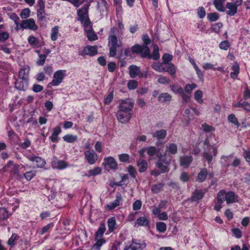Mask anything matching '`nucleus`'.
Segmentation results:
<instances>
[{
    "label": "nucleus",
    "instance_id": "14",
    "mask_svg": "<svg viewBox=\"0 0 250 250\" xmlns=\"http://www.w3.org/2000/svg\"><path fill=\"white\" fill-rule=\"evenodd\" d=\"M98 53L97 47L96 46L87 45L83 50L82 55H89L93 56Z\"/></svg>",
    "mask_w": 250,
    "mask_h": 250
},
{
    "label": "nucleus",
    "instance_id": "53",
    "mask_svg": "<svg viewBox=\"0 0 250 250\" xmlns=\"http://www.w3.org/2000/svg\"><path fill=\"white\" fill-rule=\"evenodd\" d=\"M208 18L211 22L215 21L218 19L219 14L216 12L209 13L208 15Z\"/></svg>",
    "mask_w": 250,
    "mask_h": 250
},
{
    "label": "nucleus",
    "instance_id": "54",
    "mask_svg": "<svg viewBox=\"0 0 250 250\" xmlns=\"http://www.w3.org/2000/svg\"><path fill=\"white\" fill-rule=\"evenodd\" d=\"M30 11L29 8H25L22 10L20 14V17L21 19H26L30 16Z\"/></svg>",
    "mask_w": 250,
    "mask_h": 250
},
{
    "label": "nucleus",
    "instance_id": "44",
    "mask_svg": "<svg viewBox=\"0 0 250 250\" xmlns=\"http://www.w3.org/2000/svg\"><path fill=\"white\" fill-rule=\"evenodd\" d=\"M102 171L101 168L100 167H95L92 169H90L88 171L87 176H96L101 173Z\"/></svg>",
    "mask_w": 250,
    "mask_h": 250
},
{
    "label": "nucleus",
    "instance_id": "13",
    "mask_svg": "<svg viewBox=\"0 0 250 250\" xmlns=\"http://www.w3.org/2000/svg\"><path fill=\"white\" fill-rule=\"evenodd\" d=\"M37 17L39 20H42L45 18L44 3L42 0H39L37 5Z\"/></svg>",
    "mask_w": 250,
    "mask_h": 250
},
{
    "label": "nucleus",
    "instance_id": "36",
    "mask_svg": "<svg viewBox=\"0 0 250 250\" xmlns=\"http://www.w3.org/2000/svg\"><path fill=\"white\" fill-rule=\"evenodd\" d=\"M160 58V54L159 53V47L158 45L154 44L153 46V51L152 54H149V59H152L154 60H158Z\"/></svg>",
    "mask_w": 250,
    "mask_h": 250
},
{
    "label": "nucleus",
    "instance_id": "58",
    "mask_svg": "<svg viewBox=\"0 0 250 250\" xmlns=\"http://www.w3.org/2000/svg\"><path fill=\"white\" fill-rule=\"evenodd\" d=\"M230 46V43L228 41H224L219 44V47L221 49L227 50Z\"/></svg>",
    "mask_w": 250,
    "mask_h": 250
},
{
    "label": "nucleus",
    "instance_id": "33",
    "mask_svg": "<svg viewBox=\"0 0 250 250\" xmlns=\"http://www.w3.org/2000/svg\"><path fill=\"white\" fill-rule=\"evenodd\" d=\"M137 166L139 167V171L140 172L145 171L147 167V163L146 160L142 159H139L137 164Z\"/></svg>",
    "mask_w": 250,
    "mask_h": 250
},
{
    "label": "nucleus",
    "instance_id": "37",
    "mask_svg": "<svg viewBox=\"0 0 250 250\" xmlns=\"http://www.w3.org/2000/svg\"><path fill=\"white\" fill-rule=\"evenodd\" d=\"M204 196L203 192L199 190H195L191 197L192 201H197L201 199Z\"/></svg>",
    "mask_w": 250,
    "mask_h": 250
},
{
    "label": "nucleus",
    "instance_id": "39",
    "mask_svg": "<svg viewBox=\"0 0 250 250\" xmlns=\"http://www.w3.org/2000/svg\"><path fill=\"white\" fill-rule=\"evenodd\" d=\"M171 100V96L167 93H161L158 97V101L162 103L169 102Z\"/></svg>",
    "mask_w": 250,
    "mask_h": 250
},
{
    "label": "nucleus",
    "instance_id": "2",
    "mask_svg": "<svg viewBox=\"0 0 250 250\" xmlns=\"http://www.w3.org/2000/svg\"><path fill=\"white\" fill-rule=\"evenodd\" d=\"M217 199L220 202L226 201L228 204L238 202V196L231 191L228 192L224 190L219 191L217 194Z\"/></svg>",
    "mask_w": 250,
    "mask_h": 250
},
{
    "label": "nucleus",
    "instance_id": "4",
    "mask_svg": "<svg viewBox=\"0 0 250 250\" xmlns=\"http://www.w3.org/2000/svg\"><path fill=\"white\" fill-rule=\"evenodd\" d=\"M19 165L14 164L12 161H10L4 166V169L5 171L9 172L10 174L21 178L22 176L19 171Z\"/></svg>",
    "mask_w": 250,
    "mask_h": 250
},
{
    "label": "nucleus",
    "instance_id": "45",
    "mask_svg": "<svg viewBox=\"0 0 250 250\" xmlns=\"http://www.w3.org/2000/svg\"><path fill=\"white\" fill-rule=\"evenodd\" d=\"M152 67L157 72H162L165 71L162 64L160 62H155L152 65Z\"/></svg>",
    "mask_w": 250,
    "mask_h": 250
},
{
    "label": "nucleus",
    "instance_id": "24",
    "mask_svg": "<svg viewBox=\"0 0 250 250\" xmlns=\"http://www.w3.org/2000/svg\"><path fill=\"white\" fill-rule=\"evenodd\" d=\"M30 71L29 67H22L19 72V78L28 81V75Z\"/></svg>",
    "mask_w": 250,
    "mask_h": 250
},
{
    "label": "nucleus",
    "instance_id": "48",
    "mask_svg": "<svg viewBox=\"0 0 250 250\" xmlns=\"http://www.w3.org/2000/svg\"><path fill=\"white\" fill-rule=\"evenodd\" d=\"M164 187V184L162 183H159L154 185L151 188V190L155 193H159L162 189Z\"/></svg>",
    "mask_w": 250,
    "mask_h": 250
},
{
    "label": "nucleus",
    "instance_id": "17",
    "mask_svg": "<svg viewBox=\"0 0 250 250\" xmlns=\"http://www.w3.org/2000/svg\"><path fill=\"white\" fill-rule=\"evenodd\" d=\"M123 201V198L121 194L116 195V199L112 202L107 205V207L110 210L113 209L117 206L120 205V203Z\"/></svg>",
    "mask_w": 250,
    "mask_h": 250
},
{
    "label": "nucleus",
    "instance_id": "30",
    "mask_svg": "<svg viewBox=\"0 0 250 250\" xmlns=\"http://www.w3.org/2000/svg\"><path fill=\"white\" fill-rule=\"evenodd\" d=\"M106 230L105 225L104 223H101L98 229L96 232L95 239L102 238V236Z\"/></svg>",
    "mask_w": 250,
    "mask_h": 250
},
{
    "label": "nucleus",
    "instance_id": "15",
    "mask_svg": "<svg viewBox=\"0 0 250 250\" xmlns=\"http://www.w3.org/2000/svg\"><path fill=\"white\" fill-rule=\"evenodd\" d=\"M15 87L20 90H25L28 85V81L19 78L15 82Z\"/></svg>",
    "mask_w": 250,
    "mask_h": 250
},
{
    "label": "nucleus",
    "instance_id": "55",
    "mask_svg": "<svg viewBox=\"0 0 250 250\" xmlns=\"http://www.w3.org/2000/svg\"><path fill=\"white\" fill-rule=\"evenodd\" d=\"M228 120L229 122L234 124L235 125H236L237 126H239V122L234 115L230 114L228 116Z\"/></svg>",
    "mask_w": 250,
    "mask_h": 250
},
{
    "label": "nucleus",
    "instance_id": "34",
    "mask_svg": "<svg viewBox=\"0 0 250 250\" xmlns=\"http://www.w3.org/2000/svg\"><path fill=\"white\" fill-rule=\"evenodd\" d=\"M167 134V131L165 129H161L155 131L152 135L153 137L158 140L164 139Z\"/></svg>",
    "mask_w": 250,
    "mask_h": 250
},
{
    "label": "nucleus",
    "instance_id": "6",
    "mask_svg": "<svg viewBox=\"0 0 250 250\" xmlns=\"http://www.w3.org/2000/svg\"><path fill=\"white\" fill-rule=\"evenodd\" d=\"M134 106V102L131 99H126L122 100L119 105V110L118 111L122 112H126L132 114V108Z\"/></svg>",
    "mask_w": 250,
    "mask_h": 250
},
{
    "label": "nucleus",
    "instance_id": "8",
    "mask_svg": "<svg viewBox=\"0 0 250 250\" xmlns=\"http://www.w3.org/2000/svg\"><path fill=\"white\" fill-rule=\"evenodd\" d=\"M65 70H60L57 71L54 74L53 79L50 83L53 86H57L62 83L65 76Z\"/></svg>",
    "mask_w": 250,
    "mask_h": 250
},
{
    "label": "nucleus",
    "instance_id": "49",
    "mask_svg": "<svg viewBox=\"0 0 250 250\" xmlns=\"http://www.w3.org/2000/svg\"><path fill=\"white\" fill-rule=\"evenodd\" d=\"M203 93L201 90H197L194 94L195 99L198 101V103L201 104L203 102L202 99Z\"/></svg>",
    "mask_w": 250,
    "mask_h": 250
},
{
    "label": "nucleus",
    "instance_id": "26",
    "mask_svg": "<svg viewBox=\"0 0 250 250\" xmlns=\"http://www.w3.org/2000/svg\"><path fill=\"white\" fill-rule=\"evenodd\" d=\"M166 153L167 152L172 154L175 155L177 153L178 148L177 146L175 143H170L166 146Z\"/></svg>",
    "mask_w": 250,
    "mask_h": 250
},
{
    "label": "nucleus",
    "instance_id": "59",
    "mask_svg": "<svg viewBox=\"0 0 250 250\" xmlns=\"http://www.w3.org/2000/svg\"><path fill=\"white\" fill-rule=\"evenodd\" d=\"M138 86V83L135 80L129 81L127 83V87L129 89H134Z\"/></svg>",
    "mask_w": 250,
    "mask_h": 250
},
{
    "label": "nucleus",
    "instance_id": "52",
    "mask_svg": "<svg viewBox=\"0 0 250 250\" xmlns=\"http://www.w3.org/2000/svg\"><path fill=\"white\" fill-rule=\"evenodd\" d=\"M36 173L35 171L31 170L25 172L24 174V176L27 180L30 181L36 175Z\"/></svg>",
    "mask_w": 250,
    "mask_h": 250
},
{
    "label": "nucleus",
    "instance_id": "11",
    "mask_svg": "<svg viewBox=\"0 0 250 250\" xmlns=\"http://www.w3.org/2000/svg\"><path fill=\"white\" fill-rule=\"evenodd\" d=\"M132 114L126 112L118 111L117 113V118L119 122L122 124L128 123L132 117Z\"/></svg>",
    "mask_w": 250,
    "mask_h": 250
},
{
    "label": "nucleus",
    "instance_id": "10",
    "mask_svg": "<svg viewBox=\"0 0 250 250\" xmlns=\"http://www.w3.org/2000/svg\"><path fill=\"white\" fill-rule=\"evenodd\" d=\"M85 159L90 165L94 164L98 160V155L93 150H88L84 152Z\"/></svg>",
    "mask_w": 250,
    "mask_h": 250
},
{
    "label": "nucleus",
    "instance_id": "27",
    "mask_svg": "<svg viewBox=\"0 0 250 250\" xmlns=\"http://www.w3.org/2000/svg\"><path fill=\"white\" fill-rule=\"evenodd\" d=\"M231 69L232 72L230 73V76L232 79L235 80L237 78L239 73L240 68L239 64L235 62L232 66Z\"/></svg>",
    "mask_w": 250,
    "mask_h": 250
},
{
    "label": "nucleus",
    "instance_id": "51",
    "mask_svg": "<svg viewBox=\"0 0 250 250\" xmlns=\"http://www.w3.org/2000/svg\"><path fill=\"white\" fill-rule=\"evenodd\" d=\"M156 228L159 231L164 232L166 230L167 226L164 222H159L156 224Z\"/></svg>",
    "mask_w": 250,
    "mask_h": 250
},
{
    "label": "nucleus",
    "instance_id": "41",
    "mask_svg": "<svg viewBox=\"0 0 250 250\" xmlns=\"http://www.w3.org/2000/svg\"><path fill=\"white\" fill-rule=\"evenodd\" d=\"M62 138L65 142L69 143H73L78 140L77 136L72 134H67L64 136Z\"/></svg>",
    "mask_w": 250,
    "mask_h": 250
},
{
    "label": "nucleus",
    "instance_id": "12",
    "mask_svg": "<svg viewBox=\"0 0 250 250\" xmlns=\"http://www.w3.org/2000/svg\"><path fill=\"white\" fill-rule=\"evenodd\" d=\"M84 31L86 33L87 37L89 41H95L97 40L98 37L93 31L91 23L83 26Z\"/></svg>",
    "mask_w": 250,
    "mask_h": 250
},
{
    "label": "nucleus",
    "instance_id": "46",
    "mask_svg": "<svg viewBox=\"0 0 250 250\" xmlns=\"http://www.w3.org/2000/svg\"><path fill=\"white\" fill-rule=\"evenodd\" d=\"M165 71L167 72L170 75L173 76L175 74L176 70V67L172 63H169Z\"/></svg>",
    "mask_w": 250,
    "mask_h": 250
},
{
    "label": "nucleus",
    "instance_id": "43",
    "mask_svg": "<svg viewBox=\"0 0 250 250\" xmlns=\"http://www.w3.org/2000/svg\"><path fill=\"white\" fill-rule=\"evenodd\" d=\"M96 243L93 246L92 249L94 250H100L101 247L105 242V240L101 238L98 239H96Z\"/></svg>",
    "mask_w": 250,
    "mask_h": 250
},
{
    "label": "nucleus",
    "instance_id": "57",
    "mask_svg": "<svg viewBox=\"0 0 250 250\" xmlns=\"http://www.w3.org/2000/svg\"><path fill=\"white\" fill-rule=\"evenodd\" d=\"M172 56L168 54H165L162 57V60L163 63H168L170 61H171Z\"/></svg>",
    "mask_w": 250,
    "mask_h": 250
},
{
    "label": "nucleus",
    "instance_id": "9",
    "mask_svg": "<svg viewBox=\"0 0 250 250\" xmlns=\"http://www.w3.org/2000/svg\"><path fill=\"white\" fill-rule=\"evenodd\" d=\"M20 27L22 29H29L33 31L37 30L38 27L35 23V21L33 19L22 21L20 24Z\"/></svg>",
    "mask_w": 250,
    "mask_h": 250
},
{
    "label": "nucleus",
    "instance_id": "47",
    "mask_svg": "<svg viewBox=\"0 0 250 250\" xmlns=\"http://www.w3.org/2000/svg\"><path fill=\"white\" fill-rule=\"evenodd\" d=\"M203 158L210 164L212 160L213 156L210 152L205 151L203 153Z\"/></svg>",
    "mask_w": 250,
    "mask_h": 250
},
{
    "label": "nucleus",
    "instance_id": "1",
    "mask_svg": "<svg viewBox=\"0 0 250 250\" xmlns=\"http://www.w3.org/2000/svg\"><path fill=\"white\" fill-rule=\"evenodd\" d=\"M118 29L113 27L109 32L108 45L109 47V55L110 57H114L116 55L117 49L121 46V42L118 40L117 35L118 34Z\"/></svg>",
    "mask_w": 250,
    "mask_h": 250
},
{
    "label": "nucleus",
    "instance_id": "23",
    "mask_svg": "<svg viewBox=\"0 0 250 250\" xmlns=\"http://www.w3.org/2000/svg\"><path fill=\"white\" fill-rule=\"evenodd\" d=\"M233 159V155L222 156L221 157L220 163L224 167H228L230 166V164Z\"/></svg>",
    "mask_w": 250,
    "mask_h": 250
},
{
    "label": "nucleus",
    "instance_id": "5",
    "mask_svg": "<svg viewBox=\"0 0 250 250\" xmlns=\"http://www.w3.org/2000/svg\"><path fill=\"white\" fill-rule=\"evenodd\" d=\"M131 50L133 53H140L143 58L149 59L150 52L149 48L146 45H135L131 47Z\"/></svg>",
    "mask_w": 250,
    "mask_h": 250
},
{
    "label": "nucleus",
    "instance_id": "7",
    "mask_svg": "<svg viewBox=\"0 0 250 250\" xmlns=\"http://www.w3.org/2000/svg\"><path fill=\"white\" fill-rule=\"evenodd\" d=\"M26 157L29 161L33 162L37 168H42L46 164V162L41 157L36 156L34 154H30Z\"/></svg>",
    "mask_w": 250,
    "mask_h": 250
},
{
    "label": "nucleus",
    "instance_id": "60",
    "mask_svg": "<svg viewBox=\"0 0 250 250\" xmlns=\"http://www.w3.org/2000/svg\"><path fill=\"white\" fill-rule=\"evenodd\" d=\"M141 207L142 202L140 200H137L133 203L132 208L134 210H138L140 209L141 208Z\"/></svg>",
    "mask_w": 250,
    "mask_h": 250
},
{
    "label": "nucleus",
    "instance_id": "31",
    "mask_svg": "<svg viewBox=\"0 0 250 250\" xmlns=\"http://www.w3.org/2000/svg\"><path fill=\"white\" fill-rule=\"evenodd\" d=\"M208 175V172L206 168H202L198 174L196 181L199 182H202L205 180Z\"/></svg>",
    "mask_w": 250,
    "mask_h": 250
},
{
    "label": "nucleus",
    "instance_id": "62",
    "mask_svg": "<svg viewBox=\"0 0 250 250\" xmlns=\"http://www.w3.org/2000/svg\"><path fill=\"white\" fill-rule=\"evenodd\" d=\"M129 156L127 154H122L119 156V159L120 161L122 162H128L129 163Z\"/></svg>",
    "mask_w": 250,
    "mask_h": 250
},
{
    "label": "nucleus",
    "instance_id": "29",
    "mask_svg": "<svg viewBox=\"0 0 250 250\" xmlns=\"http://www.w3.org/2000/svg\"><path fill=\"white\" fill-rule=\"evenodd\" d=\"M129 75L131 78H134L139 76L140 72V68L136 65H131L129 67Z\"/></svg>",
    "mask_w": 250,
    "mask_h": 250
},
{
    "label": "nucleus",
    "instance_id": "50",
    "mask_svg": "<svg viewBox=\"0 0 250 250\" xmlns=\"http://www.w3.org/2000/svg\"><path fill=\"white\" fill-rule=\"evenodd\" d=\"M163 162H158L156 164L157 167L158 168H159L160 170H162V172L163 173L166 172L168 171L169 169L166 165H164Z\"/></svg>",
    "mask_w": 250,
    "mask_h": 250
},
{
    "label": "nucleus",
    "instance_id": "19",
    "mask_svg": "<svg viewBox=\"0 0 250 250\" xmlns=\"http://www.w3.org/2000/svg\"><path fill=\"white\" fill-rule=\"evenodd\" d=\"M226 7L227 9L226 14L230 16H233L237 13L238 7L229 2L227 3Z\"/></svg>",
    "mask_w": 250,
    "mask_h": 250
},
{
    "label": "nucleus",
    "instance_id": "25",
    "mask_svg": "<svg viewBox=\"0 0 250 250\" xmlns=\"http://www.w3.org/2000/svg\"><path fill=\"white\" fill-rule=\"evenodd\" d=\"M28 42L34 48H38L42 45V43L40 40L33 36H30L28 37Z\"/></svg>",
    "mask_w": 250,
    "mask_h": 250
},
{
    "label": "nucleus",
    "instance_id": "42",
    "mask_svg": "<svg viewBox=\"0 0 250 250\" xmlns=\"http://www.w3.org/2000/svg\"><path fill=\"white\" fill-rule=\"evenodd\" d=\"M116 220L114 217L109 218L107 220V225L108 227V230L111 232L115 229L116 227Z\"/></svg>",
    "mask_w": 250,
    "mask_h": 250
},
{
    "label": "nucleus",
    "instance_id": "22",
    "mask_svg": "<svg viewBox=\"0 0 250 250\" xmlns=\"http://www.w3.org/2000/svg\"><path fill=\"white\" fill-rule=\"evenodd\" d=\"M104 164L112 169H115L117 167V162L112 157L105 158L104 159Z\"/></svg>",
    "mask_w": 250,
    "mask_h": 250
},
{
    "label": "nucleus",
    "instance_id": "56",
    "mask_svg": "<svg viewBox=\"0 0 250 250\" xmlns=\"http://www.w3.org/2000/svg\"><path fill=\"white\" fill-rule=\"evenodd\" d=\"M148 155L151 157L153 156L156 153V148L155 146H150L146 148Z\"/></svg>",
    "mask_w": 250,
    "mask_h": 250
},
{
    "label": "nucleus",
    "instance_id": "18",
    "mask_svg": "<svg viewBox=\"0 0 250 250\" xmlns=\"http://www.w3.org/2000/svg\"><path fill=\"white\" fill-rule=\"evenodd\" d=\"M156 155L159 159L158 162H163L165 164L167 165H168L172 160V156L169 154H167L166 152L163 157L161 153L158 152L156 153Z\"/></svg>",
    "mask_w": 250,
    "mask_h": 250
},
{
    "label": "nucleus",
    "instance_id": "38",
    "mask_svg": "<svg viewBox=\"0 0 250 250\" xmlns=\"http://www.w3.org/2000/svg\"><path fill=\"white\" fill-rule=\"evenodd\" d=\"M149 221L145 216L140 217L138 218L135 223V226L138 225L139 226H147Z\"/></svg>",
    "mask_w": 250,
    "mask_h": 250
},
{
    "label": "nucleus",
    "instance_id": "21",
    "mask_svg": "<svg viewBox=\"0 0 250 250\" xmlns=\"http://www.w3.org/2000/svg\"><path fill=\"white\" fill-rule=\"evenodd\" d=\"M97 9L102 14H103L107 11V2L105 0H97Z\"/></svg>",
    "mask_w": 250,
    "mask_h": 250
},
{
    "label": "nucleus",
    "instance_id": "20",
    "mask_svg": "<svg viewBox=\"0 0 250 250\" xmlns=\"http://www.w3.org/2000/svg\"><path fill=\"white\" fill-rule=\"evenodd\" d=\"M146 247L145 243H139L132 242L128 246H126L124 248V250H142Z\"/></svg>",
    "mask_w": 250,
    "mask_h": 250
},
{
    "label": "nucleus",
    "instance_id": "40",
    "mask_svg": "<svg viewBox=\"0 0 250 250\" xmlns=\"http://www.w3.org/2000/svg\"><path fill=\"white\" fill-rule=\"evenodd\" d=\"M60 36V34L59 32V27L58 26H56L51 30V39L52 41H55Z\"/></svg>",
    "mask_w": 250,
    "mask_h": 250
},
{
    "label": "nucleus",
    "instance_id": "32",
    "mask_svg": "<svg viewBox=\"0 0 250 250\" xmlns=\"http://www.w3.org/2000/svg\"><path fill=\"white\" fill-rule=\"evenodd\" d=\"M62 130L60 126H56L53 130L52 135L50 137V139L52 142H57L58 140V135L61 132Z\"/></svg>",
    "mask_w": 250,
    "mask_h": 250
},
{
    "label": "nucleus",
    "instance_id": "61",
    "mask_svg": "<svg viewBox=\"0 0 250 250\" xmlns=\"http://www.w3.org/2000/svg\"><path fill=\"white\" fill-rule=\"evenodd\" d=\"M9 38V34L7 32H0V42H4Z\"/></svg>",
    "mask_w": 250,
    "mask_h": 250
},
{
    "label": "nucleus",
    "instance_id": "28",
    "mask_svg": "<svg viewBox=\"0 0 250 250\" xmlns=\"http://www.w3.org/2000/svg\"><path fill=\"white\" fill-rule=\"evenodd\" d=\"M226 0H213V3L215 8L220 12H224L225 8L224 3Z\"/></svg>",
    "mask_w": 250,
    "mask_h": 250
},
{
    "label": "nucleus",
    "instance_id": "3",
    "mask_svg": "<svg viewBox=\"0 0 250 250\" xmlns=\"http://www.w3.org/2000/svg\"><path fill=\"white\" fill-rule=\"evenodd\" d=\"M90 5V3L88 2L84 4L82 8L79 9L77 11L78 20L81 21L83 26L91 23L88 16V10Z\"/></svg>",
    "mask_w": 250,
    "mask_h": 250
},
{
    "label": "nucleus",
    "instance_id": "63",
    "mask_svg": "<svg viewBox=\"0 0 250 250\" xmlns=\"http://www.w3.org/2000/svg\"><path fill=\"white\" fill-rule=\"evenodd\" d=\"M158 82L161 84H168L170 82V80L166 77L160 76L158 79Z\"/></svg>",
    "mask_w": 250,
    "mask_h": 250
},
{
    "label": "nucleus",
    "instance_id": "64",
    "mask_svg": "<svg viewBox=\"0 0 250 250\" xmlns=\"http://www.w3.org/2000/svg\"><path fill=\"white\" fill-rule=\"evenodd\" d=\"M202 128L205 132H209L214 130V128L206 124L202 125Z\"/></svg>",
    "mask_w": 250,
    "mask_h": 250
},
{
    "label": "nucleus",
    "instance_id": "35",
    "mask_svg": "<svg viewBox=\"0 0 250 250\" xmlns=\"http://www.w3.org/2000/svg\"><path fill=\"white\" fill-rule=\"evenodd\" d=\"M11 215L6 208L0 207V220H6Z\"/></svg>",
    "mask_w": 250,
    "mask_h": 250
},
{
    "label": "nucleus",
    "instance_id": "16",
    "mask_svg": "<svg viewBox=\"0 0 250 250\" xmlns=\"http://www.w3.org/2000/svg\"><path fill=\"white\" fill-rule=\"evenodd\" d=\"M192 161L191 156L184 155L180 158V165L185 168L188 167Z\"/></svg>",
    "mask_w": 250,
    "mask_h": 250
}]
</instances>
